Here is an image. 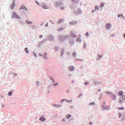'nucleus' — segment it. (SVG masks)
<instances>
[{"instance_id":"nucleus-51","label":"nucleus","mask_w":125,"mask_h":125,"mask_svg":"<svg viewBox=\"0 0 125 125\" xmlns=\"http://www.w3.org/2000/svg\"><path fill=\"white\" fill-rule=\"evenodd\" d=\"M83 95V94H80V95L78 97V98H79L80 97H81V96H82Z\"/></svg>"},{"instance_id":"nucleus-49","label":"nucleus","mask_w":125,"mask_h":125,"mask_svg":"<svg viewBox=\"0 0 125 125\" xmlns=\"http://www.w3.org/2000/svg\"><path fill=\"white\" fill-rule=\"evenodd\" d=\"M33 54L34 56H35L36 57H37V55H36V54L34 52H33Z\"/></svg>"},{"instance_id":"nucleus-14","label":"nucleus","mask_w":125,"mask_h":125,"mask_svg":"<svg viewBox=\"0 0 125 125\" xmlns=\"http://www.w3.org/2000/svg\"><path fill=\"white\" fill-rule=\"evenodd\" d=\"M61 54L60 56L61 57H62L64 52V49L63 48H62L61 49Z\"/></svg>"},{"instance_id":"nucleus-35","label":"nucleus","mask_w":125,"mask_h":125,"mask_svg":"<svg viewBox=\"0 0 125 125\" xmlns=\"http://www.w3.org/2000/svg\"><path fill=\"white\" fill-rule=\"evenodd\" d=\"M118 117H120L122 116V114L121 112H119L118 113Z\"/></svg>"},{"instance_id":"nucleus-27","label":"nucleus","mask_w":125,"mask_h":125,"mask_svg":"<svg viewBox=\"0 0 125 125\" xmlns=\"http://www.w3.org/2000/svg\"><path fill=\"white\" fill-rule=\"evenodd\" d=\"M32 28L33 29L35 30H36L38 29L37 26L34 25L32 26Z\"/></svg>"},{"instance_id":"nucleus-16","label":"nucleus","mask_w":125,"mask_h":125,"mask_svg":"<svg viewBox=\"0 0 125 125\" xmlns=\"http://www.w3.org/2000/svg\"><path fill=\"white\" fill-rule=\"evenodd\" d=\"M63 19H59L58 20V21L57 22V23L58 24H59L60 23H62L63 22Z\"/></svg>"},{"instance_id":"nucleus-32","label":"nucleus","mask_w":125,"mask_h":125,"mask_svg":"<svg viewBox=\"0 0 125 125\" xmlns=\"http://www.w3.org/2000/svg\"><path fill=\"white\" fill-rule=\"evenodd\" d=\"M95 10H96H96H99V6L96 5L95 6Z\"/></svg>"},{"instance_id":"nucleus-30","label":"nucleus","mask_w":125,"mask_h":125,"mask_svg":"<svg viewBox=\"0 0 125 125\" xmlns=\"http://www.w3.org/2000/svg\"><path fill=\"white\" fill-rule=\"evenodd\" d=\"M46 39H43L42 41L40 42L42 44L44 43L45 42H46Z\"/></svg>"},{"instance_id":"nucleus-19","label":"nucleus","mask_w":125,"mask_h":125,"mask_svg":"<svg viewBox=\"0 0 125 125\" xmlns=\"http://www.w3.org/2000/svg\"><path fill=\"white\" fill-rule=\"evenodd\" d=\"M64 29V28L62 27H60L58 28L57 31H60L63 30Z\"/></svg>"},{"instance_id":"nucleus-53","label":"nucleus","mask_w":125,"mask_h":125,"mask_svg":"<svg viewBox=\"0 0 125 125\" xmlns=\"http://www.w3.org/2000/svg\"><path fill=\"white\" fill-rule=\"evenodd\" d=\"M60 9L61 10H63L65 9V7H61L60 8Z\"/></svg>"},{"instance_id":"nucleus-15","label":"nucleus","mask_w":125,"mask_h":125,"mask_svg":"<svg viewBox=\"0 0 125 125\" xmlns=\"http://www.w3.org/2000/svg\"><path fill=\"white\" fill-rule=\"evenodd\" d=\"M79 1V0H71V2L72 3L78 4Z\"/></svg>"},{"instance_id":"nucleus-48","label":"nucleus","mask_w":125,"mask_h":125,"mask_svg":"<svg viewBox=\"0 0 125 125\" xmlns=\"http://www.w3.org/2000/svg\"><path fill=\"white\" fill-rule=\"evenodd\" d=\"M59 85V83H54L53 84L54 86L55 87L56 86L58 85Z\"/></svg>"},{"instance_id":"nucleus-44","label":"nucleus","mask_w":125,"mask_h":125,"mask_svg":"<svg viewBox=\"0 0 125 125\" xmlns=\"http://www.w3.org/2000/svg\"><path fill=\"white\" fill-rule=\"evenodd\" d=\"M123 16V15L122 14H118L117 15V17H121Z\"/></svg>"},{"instance_id":"nucleus-12","label":"nucleus","mask_w":125,"mask_h":125,"mask_svg":"<svg viewBox=\"0 0 125 125\" xmlns=\"http://www.w3.org/2000/svg\"><path fill=\"white\" fill-rule=\"evenodd\" d=\"M74 42L75 41L73 39L69 41V43L71 45V46H72L74 43Z\"/></svg>"},{"instance_id":"nucleus-34","label":"nucleus","mask_w":125,"mask_h":125,"mask_svg":"<svg viewBox=\"0 0 125 125\" xmlns=\"http://www.w3.org/2000/svg\"><path fill=\"white\" fill-rule=\"evenodd\" d=\"M72 55L73 57L74 58L76 57V52L75 51H74V52L72 54Z\"/></svg>"},{"instance_id":"nucleus-52","label":"nucleus","mask_w":125,"mask_h":125,"mask_svg":"<svg viewBox=\"0 0 125 125\" xmlns=\"http://www.w3.org/2000/svg\"><path fill=\"white\" fill-rule=\"evenodd\" d=\"M85 35L87 37H88L89 36V33L88 31H87L85 34Z\"/></svg>"},{"instance_id":"nucleus-29","label":"nucleus","mask_w":125,"mask_h":125,"mask_svg":"<svg viewBox=\"0 0 125 125\" xmlns=\"http://www.w3.org/2000/svg\"><path fill=\"white\" fill-rule=\"evenodd\" d=\"M104 2H102L100 5V7H103L104 5Z\"/></svg>"},{"instance_id":"nucleus-40","label":"nucleus","mask_w":125,"mask_h":125,"mask_svg":"<svg viewBox=\"0 0 125 125\" xmlns=\"http://www.w3.org/2000/svg\"><path fill=\"white\" fill-rule=\"evenodd\" d=\"M98 58L99 59H100L102 57V56H103V55H99V54H98Z\"/></svg>"},{"instance_id":"nucleus-2","label":"nucleus","mask_w":125,"mask_h":125,"mask_svg":"<svg viewBox=\"0 0 125 125\" xmlns=\"http://www.w3.org/2000/svg\"><path fill=\"white\" fill-rule=\"evenodd\" d=\"M63 5V3L62 1H59L56 2L55 4V6L57 8L59 6H62Z\"/></svg>"},{"instance_id":"nucleus-6","label":"nucleus","mask_w":125,"mask_h":125,"mask_svg":"<svg viewBox=\"0 0 125 125\" xmlns=\"http://www.w3.org/2000/svg\"><path fill=\"white\" fill-rule=\"evenodd\" d=\"M40 6L42 8L44 9H47L48 6L44 3H42L40 5Z\"/></svg>"},{"instance_id":"nucleus-17","label":"nucleus","mask_w":125,"mask_h":125,"mask_svg":"<svg viewBox=\"0 0 125 125\" xmlns=\"http://www.w3.org/2000/svg\"><path fill=\"white\" fill-rule=\"evenodd\" d=\"M75 69V67L73 66H71L69 68V70L70 71H73Z\"/></svg>"},{"instance_id":"nucleus-63","label":"nucleus","mask_w":125,"mask_h":125,"mask_svg":"<svg viewBox=\"0 0 125 125\" xmlns=\"http://www.w3.org/2000/svg\"><path fill=\"white\" fill-rule=\"evenodd\" d=\"M62 121L63 122H66L65 120V118H63L62 119Z\"/></svg>"},{"instance_id":"nucleus-59","label":"nucleus","mask_w":125,"mask_h":125,"mask_svg":"<svg viewBox=\"0 0 125 125\" xmlns=\"http://www.w3.org/2000/svg\"><path fill=\"white\" fill-rule=\"evenodd\" d=\"M26 23L28 24H29L30 23H31V21H26Z\"/></svg>"},{"instance_id":"nucleus-13","label":"nucleus","mask_w":125,"mask_h":125,"mask_svg":"<svg viewBox=\"0 0 125 125\" xmlns=\"http://www.w3.org/2000/svg\"><path fill=\"white\" fill-rule=\"evenodd\" d=\"M39 120L43 122L45 120V119L43 117L41 116L39 118Z\"/></svg>"},{"instance_id":"nucleus-10","label":"nucleus","mask_w":125,"mask_h":125,"mask_svg":"<svg viewBox=\"0 0 125 125\" xmlns=\"http://www.w3.org/2000/svg\"><path fill=\"white\" fill-rule=\"evenodd\" d=\"M15 5V0H13L12 2V3L11 4L10 6V8L12 10L14 9V7Z\"/></svg>"},{"instance_id":"nucleus-22","label":"nucleus","mask_w":125,"mask_h":125,"mask_svg":"<svg viewBox=\"0 0 125 125\" xmlns=\"http://www.w3.org/2000/svg\"><path fill=\"white\" fill-rule=\"evenodd\" d=\"M43 57L45 59H47V54L46 53H44L43 55Z\"/></svg>"},{"instance_id":"nucleus-25","label":"nucleus","mask_w":125,"mask_h":125,"mask_svg":"<svg viewBox=\"0 0 125 125\" xmlns=\"http://www.w3.org/2000/svg\"><path fill=\"white\" fill-rule=\"evenodd\" d=\"M94 84L95 85H98L100 84L101 83L99 82H98V81H95L94 82Z\"/></svg>"},{"instance_id":"nucleus-45","label":"nucleus","mask_w":125,"mask_h":125,"mask_svg":"<svg viewBox=\"0 0 125 125\" xmlns=\"http://www.w3.org/2000/svg\"><path fill=\"white\" fill-rule=\"evenodd\" d=\"M104 105V104H102L101 105V107H102L103 108L102 109V110H104V107L105 106Z\"/></svg>"},{"instance_id":"nucleus-5","label":"nucleus","mask_w":125,"mask_h":125,"mask_svg":"<svg viewBox=\"0 0 125 125\" xmlns=\"http://www.w3.org/2000/svg\"><path fill=\"white\" fill-rule=\"evenodd\" d=\"M111 26V24L109 23L106 24L105 25V27L106 29L108 30H109L110 29Z\"/></svg>"},{"instance_id":"nucleus-43","label":"nucleus","mask_w":125,"mask_h":125,"mask_svg":"<svg viewBox=\"0 0 125 125\" xmlns=\"http://www.w3.org/2000/svg\"><path fill=\"white\" fill-rule=\"evenodd\" d=\"M95 104V103L94 102H92L90 103V105H94Z\"/></svg>"},{"instance_id":"nucleus-57","label":"nucleus","mask_w":125,"mask_h":125,"mask_svg":"<svg viewBox=\"0 0 125 125\" xmlns=\"http://www.w3.org/2000/svg\"><path fill=\"white\" fill-rule=\"evenodd\" d=\"M86 43L84 42V45L83 47V48H85V47H86Z\"/></svg>"},{"instance_id":"nucleus-8","label":"nucleus","mask_w":125,"mask_h":125,"mask_svg":"<svg viewBox=\"0 0 125 125\" xmlns=\"http://www.w3.org/2000/svg\"><path fill=\"white\" fill-rule=\"evenodd\" d=\"M111 95L112 96L111 97V98L113 100H117V96L115 94L113 93Z\"/></svg>"},{"instance_id":"nucleus-24","label":"nucleus","mask_w":125,"mask_h":125,"mask_svg":"<svg viewBox=\"0 0 125 125\" xmlns=\"http://www.w3.org/2000/svg\"><path fill=\"white\" fill-rule=\"evenodd\" d=\"M59 48L57 46H55L54 48V50L55 51H57Z\"/></svg>"},{"instance_id":"nucleus-21","label":"nucleus","mask_w":125,"mask_h":125,"mask_svg":"<svg viewBox=\"0 0 125 125\" xmlns=\"http://www.w3.org/2000/svg\"><path fill=\"white\" fill-rule=\"evenodd\" d=\"M77 22V21H72L70 22V24H73L75 25V24Z\"/></svg>"},{"instance_id":"nucleus-18","label":"nucleus","mask_w":125,"mask_h":125,"mask_svg":"<svg viewBox=\"0 0 125 125\" xmlns=\"http://www.w3.org/2000/svg\"><path fill=\"white\" fill-rule=\"evenodd\" d=\"M119 95L121 97H122L123 96H124L123 95V92L122 91H121L119 92Z\"/></svg>"},{"instance_id":"nucleus-36","label":"nucleus","mask_w":125,"mask_h":125,"mask_svg":"<svg viewBox=\"0 0 125 125\" xmlns=\"http://www.w3.org/2000/svg\"><path fill=\"white\" fill-rule=\"evenodd\" d=\"M105 93L108 94H109L110 95H111L113 93L111 92H108V91H106L105 92Z\"/></svg>"},{"instance_id":"nucleus-39","label":"nucleus","mask_w":125,"mask_h":125,"mask_svg":"<svg viewBox=\"0 0 125 125\" xmlns=\"http://www.w3.org/2000/svg\"><path fill=\"white\" fill-rule=\"evenodd\" d=\"M118 109L119 110H123L124 109V108L122 106L121 107H118Z\"/></svg>"},{"instance_id":"nucleus-1","label":"nucleus","mask_w":125,"mask_h":125,"mask_svg":"<svg viewBox=\"0 0 125 125\" xmlns=\"http://www.w3.org/2000/svg\"><path fill=\"white\" fill-rule=\"evenodd\" d=\"M69 36V35H60L58 37V39L60 41L63 42Z\"/></svg>"},{"instance_id":"nucleus-9","label":"nucleus","mask_w":125,"mask_h":125,"mask_svg":"<svg viewBox=\"0 0 125 125\" xmlns=\"http://www.w3.org/2000/svg\"><path fill=\"white\" fill-rule=\"evenodd\" d=\"M22 9L25 10H26V12H27L28 10L27 8L24 5H22L20 8L19 9V10H22Z\"/></svg>"},{"instance_id":"nucleus-38","label":"nucleus","mask_w":125,"mask_h":125,"mask_svg":"<svg viewBox=\"0 0 125 125\" xmlns=\"http://www.w3.org/2000/svg\"><path fill=\"white\" fill-rule=\"evenodd\" d=\"M66 99H62L61 101L59 103H63V102L64 101H66Z\"/></svg>"},{"instance_id":"nucleus-60","label":"nucleus","mask_w":125,"mask_h":125,"mask_svg":"<svg viewBox=\"0 0 125 125\" xmlns=\"http://www.w3.org/2000/svg\"><path fill=\"white\" fill-rule=\"evenodd\" d=\"M13 75L14 76H15L17 75V74L16 73H13Z\"/></svg>"},{"instance_id":"nucleus-42","label":"nucleus","mask_w":125,"mask_h":125,"mask_svg":"<svg viewBox=\"0 0 125 125\" xmlns=\"http://www.w3.org/2000/svg\"><path fill=\"white\" fill-rule=\"evenodd\" d=\"M109 107H108V106H106L104 107V110H109Z\"/></svg>"},{"instance_id":"nucleus-58","label":"nucleus","mask_w":125,"mask_h":125,"mask_svg":"<svg viewBox=\"0 0 125 125\" xmlns=\"http://www.w3.org/2000/svg\"><path fill=\"white\" fill-rule=\"evenodd\" d=\"M41 44H42L40 42L39 43V44H38V47H40V46H41Z\"/></svg>"},{"instance_id":"nucleus-54","label":"nucleus","mask_w":125,"mask_h":125,"mask_svg":"<svg viewBox=\"0 0 125 125\" xmlns=\"http://www.w3.org/2000/svg\"><path fill=\"white\" fill-rule=\"evenodd\" d=\"M77 12L78 14H81L82 13V11L81 10H79L78 11V12Z\"/></svg>"},{"instance_id":"nucleus-3","label":"nucleus","mask_w":125,"mask_h":125,"mask_svg":"<svg viewBox=\"0 0 125 125\" xmlns=\"http://www.w3.org/2000/svg\"><path fill=\"white\" fill-rule=\"evenodd\" d=\"M47 40L50 41H54V36L51 35H50L47 36Z\"/></svg>"},{"instance_id":"nucleus-62","label":"nucleus","mask_w":125,"mask_h":125,"mask_svg":"<svg viewBox=\"0 0 125 125\" xmlns=\"http://www.w3.org/2000/svg\"><path fill=\"white\" fill-rule=\"evenodd\" d=\"M62 105L61 104H58L57 107L58 108H60L61 107Z\"/></svg>"},{"instance_id":"nucleus-56","label":"nucleus","mask_w":125,"mask_h":125,"mask_svg":"<svg viewBox=\"0 0 125 125\" xmlns=\"http://www.w3.org/2000/svg\"><path fill=\"white\" fill-rule=\"evenodd\" d=\"M103 93H102L100 94L99 97H103Z\"/></svg>"},{"instance_id":"nucleus-55","label":"nucleus","mask_w":125,"mask_h":125,"mask_svg":"<svg viewBox=\"0 0 125 125\" xmlns=\"http://www.w3.org/2000/svg\"><path fill=\"white\" fill-rule=\"evenodd\" d=\"M114 34H112L110 35L109 37H113L114 36Z\"/></svg>"},{"instance_id":"nucleus-4","label":"nucleus","mask_w":125,"mask_h":125,"mask_svg":"<svg viewBox=\"0 0 125 125\" xmlns=\"http://www.w3.org/2000/svg\"><path fill=\"white\" fill-rule=\"evenodd\" d=\"M14 17L16 19H21V18L15 12L13 13L12 15V18H14Z\"/></svg>"},{"instance_id":"nucleus-33","label":"nucleus","mask_w":125,"mask_h":125,"mask_svg":"<svg viewBox=\"0 0 125 125\" xmlns=\"http://www.w3.org/2000/svg\"><path fill=\"white\" fill-rule=\"evenodd\" d=\"M20 23L22 25L26 24V23L22 21H20Z\"/></svg>"},{"instance_id":"nucleus-47","label":"nucleus","mask_w":125,"mask_h":125,"mask_svg":"<svg viewBox=\"0 0 125 125\" xmlns=\"http://www.w3.org/2000/svg\"><path fill=\"white\" fill-rule=\"evenodd\" d=\"M73 13L75 15L78 14L77 12L75 10H74L73 11Z\"/></svg>"},{"instance_id":"nucleus-7","label":"nucleus","mask_w":125,"mask_h":125,"mask_svg":"<svg viewBox=\"0 0 125 125\" xmlns=\"http://www.w3.org/2000/svg\"><path fill=\"white\" fill-rule=\"evenodd\" d=\"M125 100V96H123L119 99V103L121 104L122 102H123Z\"/></svg>"},{"instance_id":"nucleus-20","label":"nucleus","mask_w":125,"mask_h":125,"mask_svg":"<svg viewBox=\"0 0 125 125\" xmlns=\"http://www.w3.org/2000/svg\"><path fill=\"white\" fill-rule=\"evenodd\" d=\"M40 83L39 81H37L36 82V85L37 87H39L40 86Z\"/></svg>"},{"instance_id":"nucleus-11","label":"nucleus","mask_w":125,"mask_h":125,"mask_svg":"<svg viewBox=\"0 0 125 125\" xmlns=\"http://www.w3.org/2000/svg\"><path fill=\"white\" fill-rule=\"evenodd\" d=\"M70 34L71 36H70V37H72V38H74L77 37V35L76 34H74L73 32L72 31L71 32Z\"/></svg>"},{"instance_id":"nucleus-23","label":"nucleus","mask_w":125,"mask_h":125,"mask_svg":"<svg viewBox=\"0 0 125 125\" xmlns=\"http://www.w3.org/2000/svg\"><path fill=\"white\" fill-rule=\"evenodd\" d=\"M13 90H11V92H8V94L9 96H11L12 94V93L13 92Z\"/></svg>"},{"instance_id":"nucleus-64","label":"nucleus","mask_w":125,"mask_h":125,"mask_svg":"<svg viewBox=\"0 0 125 125\" xmlns=\"http://www.w3.org/2000/svg\"><path fill=\"white\" fill-rule=\"evenodd\" d=\"M83 65H82L80 67V69H82L83 68Z\"/></svg>"},{"instance_id":"nucleus-28","label":"nucleus","mask_w":125,"mask_h":125,"mask_svg":"<svg viewBox=\"0 0 125 125\" xmlns=\"http://www.w3.org/2000/svg\"><path fill=\"white\" fill-rule=\"evenodd\" d=\"M72 116L71 115H67L66 116V118L67 119H69L70 118H71Z\"/></svg>"},{"instance_id":"nucleus-41","label":"nucleus","mask_w":125,"mask_h":125,"mask_svg":"<svg viewBox=\"0 0 125 125\" xmlns=\"http://www.w3.org/2000/svg\"><path fill=\"white\" fill-rule=\"evenodd\" d=\"M72 99H71V100H67V99H66V102H67V103H71L72 101Z\"/></svg>"},{"instance_id":"nucleus-46","label":"nucleus","mask_w":125,"mask_h":125,"mask_svg":"<svg viewBox=\"0 0 125 125\" xmlns=\"http://www.w3.org/2000/svg\"><path fill=\"white\" fill-rule=\"evenodd\" d=\"M21 13L22 14H24L26 13L25 11L23 10H21Z\"/></svg>"},{"instance_id":"nucleus-31","label":"nucleus","mask_w":125,"mask_h":125,"mask_svg":"<svg viewBox=\"0 0 125 125\" xmlns=\"http://www.w3.org/2000/svg\"><path fill=\"white\" fill-rule=\"evenodd\" d=\"M77 42H82V40L81 39L79 38H77L76 39Z\"/></svg>"},{"instance_id":"nucleus-61","label":"nucleus","mask_w":125,"mask_h":125,"mask_svg":"<svg viewBox=\"0 0 125 125\" xmlns=\"http://www.w3.org/2000/svg\"><path fill=\"white\" fill-rule=\"evenodd\" d=\"M58 104H53V105L54 106H55V107H57Z\"/></svg>"},{"instance_id":"nucleus-50","label":"nucleus","mask_w":125,"mask_h":125,"mask_svg":"<svg viewBox=\"0 0 125 125\" xmlns=\"http://www.w3.org/2000/svg\"><path fill=\"white\" fill-rule=\"evenodd\" d=\"M89 83L88 82L86 81L84 82V84L85 85H87Z\"/></svg>"},{"instance_id":"nucleus-26","label":"nucleus","mask_w":125,"mask_h":125,"mask_svg":"<svg viewBox=\"0 0 125 125\" xmlns=\"http://www.w3.org/2000/svg\"><path fill=\"white\" fill-rule=\"evenodd\" d=\"M49 77L50 78V79L52 81V83H54L55 82V81L54 80V79L53 77L51 76H49Z\"/></svg>"},{"instance_id":"nucleus-37","label":"nucleus","mask_w":125,"mask_h":125,"mask_svg":"<svg viewBox=\"0 0 125 125\" xmlns=\"http://www.w3.org/2000/svg\"><path fill=\"white\" fill-rule=\"evenodd\" d=\"M24 50L25 51V52H26V53H29V51H28V49L27 48H26Z\"/></svg>"}]
</instances>
